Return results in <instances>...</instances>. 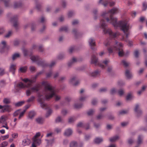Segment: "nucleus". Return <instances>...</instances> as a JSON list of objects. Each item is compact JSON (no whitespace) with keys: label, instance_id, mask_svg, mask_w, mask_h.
<instances>
[{"label":"nucleus","instance_id":"4","mask_svg":"<svg viewBox=\"0 0 147 147\" xmlns=\"http://www.w3.org/2000/svg\"><path fill=\"white\" fill-rule=\"evenodd\" d=\"M30 59L33 62H36L38 65L42 67L49 66L50 67H51L53 66L56 63L55 61H52L50 65H48L45 61L40 59L38 56H31Z\"/></svg>","mask_w":147,"mask_h":147},{"label":"nucleus","instance_id":"22","mask_svg":"<svg viewBox=\"0 0 147 147\" xmlns=\"http://www.w3.org/2000/svg\"><path fill=\"white\" fill-rule=\"evenodd\" d=\"M35 112L34 111L30 112L28 114V117L30 119H32L35 115Z\"/></svg>","mask_w":147,"mask_h":147},{"label":"nucleus","instance_id":"36","mask_svg":"<svg viewBox=\"0 0 147 147\" xmlns=\"http://www.w3.org/2000/svg\"><path fill=\"white\" fill-rule=\"evenodd\" d=\"M77 143L75 142H72L70 144V147H77Z\"/></svg>","mask_w":147,"mask_h":147},{"label":"nucleus","instance_id":"55","mask_svg":"<svg viewBox=\"0 0 147 147\" xmlns=\"http://www.w3.org/2000/svg\"><path fill=\"white\" fill-rule=\"evenodd\" d=\"M64 55L63 54H61L59 55L58 57V59H61L63 58L64 57Z\"/></svg>","mask_w":147,"mask_h":147},{"label":"nucleus","instance_id":"3","mask_svg":"<svg viewBox=\"0 0 147 147\" xmlns=\"http://www.w3.org/2000/svg\"><path fill=\"white\" fill-rule=\"evenodd\" d=\"M104 44L106 46L108 47L107 49L109 54L118 52L119 56L122 57L124 55V53L122 49L123 45L121 43L116 41L114 46H113L108 39L105 42Z\"/></svg>","mask_w":147,"mask_h":147},{"label":"nucleus","instance_id":"39","mask_svg":"<svg viewBox=\"0 0 147 147\" xmlns=\"http://www.w3.org/2000/svg\"><path fill=\"white\" fill-rule=\"evenodd\" d=\"M76 118L74 117H71L69 118L68 122L69 123H72L74 122L76 120Z\"/></svg>","mask_w":147,"mask_h":147},{"label":"nucleus","instance_id":"34","mask_svg":"<svg viewBox=\"0 0 147 147\" xmlns=\"http://www.w3.org/2000/svg\"><path fill=\"white\" fill-rule=\"evenodd\" d=\"M21 5V3L20 2H15L14 4V6L15 8H16L20 7Z\"/></svg>","mask_w":147,"mask_h":147},{"label":"nucleus","instance_id":"5","mask_svg":"<svg viewBox=\"0 0 147 147\" xmlns=\"http://www.w3.org/2000/svg\"><path fill=\"white\" fill-rule=\"evenodd\" d=\"M32 83L30 82L27 85L25 84L26 88H28L26 91V94L27 96H30L32 92H38L40 90V86L39 84L30 87Z\"/></svg>","mask_w":147,"mask_h":147},{"label":"nucleus","instance_id":"27","mask_svg":"<svg viewBox=\"0 0 147 147\" xmlns=\"http://www.w3.org/2000/svg\"><path fill=\"white\" fill-rule=\"evenodd\" d=\"M38 77L37 75H35V76L32 77L31 78L30 80V82L31 83H34L36 82V79Z\"/></svg>","mask_w":147,"mask_h":147},{"label":"nucleus","instance_id":"15","mask_svg":"<svg viewBox=\"0 0 147 147\" xmlns=\"http://www.w3.org/2000/svg\"><path fill=\"white\" fill-rule=\"evenodd\" d=\"M40 136V132H38L36 133L35 135L34 136V138H33V142L36 141V142H38V140L40 141V144L41 143V140L40 139L38 138V137Z\"/></svg>","mask_w":147,"mask_h":147},{"label":"nucleus","instance_id":"31","mask_svg":"<svg viewBox=\"0 0 147 147\" xmlns=\"http://www.w3.org/2000/svg\"><path fill=\"white\" fill-rule=\"evenodd\" d=\"M102 141V139L101 138H97L94 140V142L96 144H99Z\"/></svg>","mask_w":147,"mask_h":147},{"label":"nucleus","instance_id":"12","mask_svg":"<svg viewBox=\"0 0 147 147\" xmlns=\"http://www.w3.org/2000/svg\"><path fill=\"white\" fill-rule=\"evenodd\" d=\"M7 117L6 116H2L0 118V123L4 124L6 123V120H7Z\"/></svg>","mask_w":147,"mask_h":147},{"label":"nucleus","instance_id":"16","mask_svg":"<svg viewBox=\"0 0 147 147\" xmlns=\"http://www.w3.org/2000/svg\"><path fill=\"white\" fill-rule=\"evenodd\" d=\"M26 86L25 84L21 82L18 83L16 85L17 87L20 89L25 88Z\"/></svg>","mask_w":147,"mask_h":147},{"label":"nucleus","instance_id":"43","mask_svg":"<svg viewBox=\"0 0 147 147\" xmlns=\"http://www.w3.org/2000/svg\"><path fill=\"white\" fill-rule=\"evenodd\" d=\"M86 98V97L84 96H81L79 100L81 101H83L85 100Z\"/></svg>","mask_w":147,"mask_h":147},{"label":"nucleus","instance_id":"10","mask_svg":"<svg viewBox=\"0 0 147 147\" xmlns=\"http://www.w3.org/2000/svg\"><path fill=\"white\" fill-rule=\"evenodd\" d=\"M11 21L13 23V26L16 28L17 29L18 26V17L17 16H14L12 18Z\"/></svg>","mask_w":147,"mask_h":147},{"label":"nucleus","instance_id":"11","mask_svg":"<svg viewBox=\"0 0 147 147\" xmlns=\"http://www.w3.org/2000/svg\"><path fill=\"white\" fill-rule=\"evenodd\" d=\"M89 43L91 47V49L92 50H94L95 49L94 47L95 46L94 40L92 38H90L89 40Z\"/></svg>","mask_w":147,"mask_h":147},{"label":"nucleus","instance_id":"13","mask_svg":"<svg viewBox=\"0 0 147 147\" xmlns=\"http://www.w3.org/2000/svg\"><path fill=\"white\" fill-rule=\"evenodd\" d=\"M100 75V71L98 70H96L94 72L90 73L89 74V75L90 76L93 77H96L99 76Z\"/></svg>","mask_w":147,"mask_h":147},{"label":"nucleus","instance_id":"32","mask_svg":"<svg viewBox=\"0 0 147 147\" xmlns=\"http://www.w3.org/2000/svg\"><path fill=\"white\" fill-rule=\"evenodd\" d=\"M1 43L3 45V47L2 49L1 50L0 52L1 53H3L4 52V51L3 50V49H5L6 47V42L4 41H3L1 42Z\"/></svg>","mask_w":147,"mask_h":147},{"label":"nucleus","instance_id":"30","mask_svg":"<svg viewBox=\"0 0 147 147\" xmlns=\"http://www.w3.org/2000/svg\"><path fill=\"white\" fill-rule=\"evenodd\" d=\"M27 69V66L21 67L19 69V71L22 73H25Z\"/></svg>","mask_w":147,"mask_h":147},{"label":"nucleus","instance_id":"33","mask_svg":"<svg viewBox=\"0 0 147 147\" xmlns=\"http://www.w3.org/2000/svg\"><path fill=\"white\" fill-rule=\"evenodd\" d=\"M119 138V137L117 136H115L113 137L110 139V140L111 142H114L115 141Z\"/></svg>","mask_w":147,"mask_h":147},{"label":"nucleus","instance_id":"60","mask_svg":"<svg viewBox=\"0 0 147 147\" xmlns=\"http://www.w3.org/2000/svg\"><path fill=\"white\" fill-rule=\"evenodd\" d=\"M52 71H50L48 73H47L46 74L47 77V78H49V77H50L52 75Z\"/></svg>","mask_w":147,"mask_h":147},{"label":"nucleus","instance_id":"19","mask_svg":"<svg viewBox=\"0 0 147 147\" xmlns=\"http://www.w3.org/2000/svg\"><path fill=\"white\" fill-rule=\"evenodd\" d=\"M16 65L14 64H11L10 67V71L13 74H14L16 70Z\"/></svg>","mask_w":147,"mask_h":147},{"label":"nucleus","instance_id":"37","mask_svg":"<svg viewBox=\"0 0 147 147\" xmlns=\"http://www.w3.org/2000/svg\"><path fill=\"white\" fill-rule=\"evenodd\" d=\"M35 98V96H32L27 100V102H32L34 100Z\"/></svg>","mask_w":147,"mask_h":147},{"label":"nucleus","instance_id":"64","mask_svg":"<svg viewBox=\"0 0 147 147\" xmlns=\"http://www.w3.org/2000/svg\"><path fill=\"white\" fill-rule=\"evenodd\" d=\"M67 111L65 109L62 110L61 111L62 114L64 115H65L67 113Z\"/></svg>","mask_w":147,"mask_h":147},{"label":"nucleus","instance_id":"54","mask_svg":"<svg viewBox=\"0 0 147 147\" xmlns=\"http://www.w3.org/2000/svg\"><path fill=\"white\" fill-rule=\"evenodd\" d=\"M75 47H72L70 48L69 49V52L70 53H72L74 50Z\"/></svg>","mask_w":147,"mask_h":147},{"label":"nucleus","instance_id":"46","mask_svg":"<svg viewBox=\"0 0 147 147\" xmlns=\"http://www.w3.org/2000/svg\"><path fill=\"white\" fill-rule=\"evenodd\" d=\"M82 106V104H75L74 105V107L76 109H79Z\"/></svg>","mask_w":147,"mask_h":147},{"label":"nucleus","instance_id":"26","mask_svg":"<svg viewBox=\"0 0 147 147\" xmlns=\"http://www.w3.org/2000/svg\"><path fill=\"white\" fill-rule=\"evenodd\" d=\"M36 121L37 123L40 124L42 123L44 121L43 118L41 117H38L36 119Z\"/></svg>","mask_w":147,"mask_h":147},{"label":"nucleus","instance_id":"29","mask_svg":"<svg viewBox=\"0 0 147 147\" xmlns=\"http://www.w3.org/2000/svg\"><path fill=\"white\" fill-rule=\"evenodd\" d=\"M10 99L9 98H5L4 99L3 102L5 104H9L10 103Z\"/></svg>","mask_w":147,"mask_h":147},{"label":"nucleus","instance_id":"57","mask_svg":"<svg viewBox=\"0 0 147 147\" xmlns=\"http://www.w3.org/2000/svg\"><path fill=\"white\" fill-rule=\"evenodd\" d=\"M62 119L61 117H58L56 119V122H61V121Z\"/></svg>","mask_w":147,"mask_h":147},{"label":"nucleus","instance_id":"58","mask_svg":"<svg viewBox=\"0 0 147 147\" xmlns=\"http://www.w3.org/2000/svg\"><path fill=\"white\" fill-rule=\"evenodd\" d=\"M4 74V69L3 68H0V75H3Z\"/></svg>","mask_w":147,"mask_h":147},{"label":"nucleus","instance_id":"42","mask_svg":"<svg viewBox=\"0 0 147 147\" xmlns=\"http://www.w3.org/2000/svg\"><path fill=\"white\" fill-rule=\"evenodd\" d=\"M8 142H3L0 145V147H5L7 146Z\"/></svg>","mask_w":147,"mask_h":147},{"label":"nucleus","instance_id":"53","mask_svg":"<svg viewBox=\"0 0 147 147\" xmlns=\"http://www.w3.org/2000/svg\"><path fill=\"white\" fill-rule=\"evenodd\" d=\"M128 112L127 110H122L119 112V114H123L126 113Z\"/></svg>","mask_w":147,"mask_h":147},{"label":"nucleus","instance_id":"7","mask_svg":"<svg viewBox=\"0 0 147 147\" xmlns=\"http://www.w3.org/2000/svg\"><path fill=\"white\" fill-rule=\"evenodd\" d=\"M0 112L3 113L5 112H10L12 110L11 107L9 105H5L3 106L0 105Z\"/></svg>","mask_w":147,"mask_h":147},{"label":"nucleus","instance_id":"51","mask_svg":"<svg viewBox=\"0 0 147 147\" xmlns=\"http://www.w3.org/2000/svg\"><path fill=\"white\" fill-rule=\"evenodd\" d=\"M132 96L130 94H128L126 97V99L127 100H129L131 98Z\"/></svg>","mask_w":147,"mask_h":147},{"label":"nucleus","instance_id":"38","mask_svg":"<svg viewBox=\"0 0 147 147\" xmlns=\"http://www.w3.org/2000/svg\"><path fill=\"white\" fill-rule=\"evenodd\" d=\"M121 63L125 67H127L129 65V63L124 60H123L121 61Z\"/></svg>","mask_w":147,"mask_h":147},{"label":"nucleus","instance_id":"41","mask_svg":"<svg viewBox=\"0 0 147 147\" xmlns=\"http://www.w3.org/2000/svg\"><path fill=\"white\" fill-rule=\"evenodd\" d=\"M20 55L18 53H15L12 56V59L13 60L15 59L16 58L19 57Z\"/></svg>","mask_w":147,"mask_h":147},{"label":"nucleus","instance_id":"24","mask_svg":"<svg viewBox=\"0 0 147 147\" xmlns=\"http://www.w3.org/2000/svg\"><path fill=\"white\" fill-rule=\"evenodd\" d=\"M25 102L24 101L19 102L15 103V105L16 107H19L22 105Z\"/></svg>","mask_w":147,"mask_h":147},{"label":"nucleus","instance_id":"52","mask_svg":"<svg viewBox=\"0 0 147 147\" xmlns=\"http://www.w3.org/2000/svg\"><path fill=\"white\" fill-rule=\"evenodd\" d=\"M18 134L17 133H14L12 134V136L13 138H16L18 137Z\"/></svg>","mask_w":147,"mask_h":147},{"label":"nucleus","instance_id":"23","mask_svg":"<svg viewBox=\"0 0 147 147\" xmlns=\"http://www.w3.org/2000/svg\"><path fill=\"white\" fill-rule=\"evenodd\" d=\"M40 141L38 140V142H36V141L33 142H32L31 146L30 147H36L38 145H39L40 144Z\"/></svg>","mask_w":147,"mask_h":147},{"label":"nucleus","instance_id":"20","mask_svg":"<svg viewBox=\"0 0 147 147\" xmlns=\"http://www.w3.org/2000/svg\"><path fill=\"white\" fill-rule=\"evenodd\" d=\"M72 133V130L71 129H66L64 133V134L65 135L68 136L71 135Z\"/></svg>","mask_w":147,"mask_h":147},{"label":"nucleus","instance_id":"62","mask_svg":"<svg viewBox=\"0 0 147 147\" xmlns=\"http://www.w3.org/2000/svg\"><path fill=\"white\" fill-rule=\"evenodd\" d=\"M97 103V100L95 99H93L92 100V104L93 105H95Z\"/></svg>","mask_w":147,"mask_h":147},{"label":"nucleus","instance_id":"40","mask_svg":"<svg viewBox=\"0 0 147 147\" xmlns=\"http://www.w3.org/2000/svg\"><path fill=\"white\" fill-rule=\"evenodd\" d=\"M68 30V28L66 26H64L61 27L59 29V31H65V32H67Z\"/></svg>","mask_w":147,"mask_h":147},{"label":"nucleus","instance_id":"45","mask_svg":"<svg viewBox=\"0 0 147 147\" xmlns=\"http://www.w3.org/2000/svg\"><path fill=\"white\" fill-rule=\"evenodd\" d=\"M143 10H145L147 8V3L144 2L143 3Z\"/></svg>","mask_w":147,"mask_h":147},{"label":"nucleus","instance_id":"35","mask_svg":"<svg viewBox=\"0 0 147 147\" xmlns=\"http://www.w3.org/2000/svg\"><path fill=\"white\" fill-rule=\"evenodd\" d=\"M142 137L141 136H139L138 138V140L137 141L138 144H140L142 143Z\"/></svg>","mask_w":147,"mask_h":147},{"label":"nucleus","instance_id":"48","mask_svg":"<svg viewBox=\"0 0 147 147\" xmlns=\"http://www.w3.org/2000/svg\"><path fill=\"white\" fill-rule=\"evenodd\" d=\"M30 69L31 72L34 71L36 70V68L34 66H31L30 67Z\"/></svg>","mask_w":147,"mask_h":147},{"label":"nucleus","instance_id":"8","mask_svg":"<svg viewBox=\"0 0 147 147\" xmlns=\"http://www.w3.org/2000/svg\"><path fill=\"white\" fill-rule=\"evenodd\" d=\"M25 113V110H23V111L21 112L20 110H18L14 113L13 115L14 117H16L19 115L18 119L20 120L23 117Z\"/></svg>","mask_w":147,"mask_h":147},{"label":"nucleus","instance_id":"14","mask_svg":"<svg viewBox=\"0 0 147 147\" xmlns=\"http://www.w3.org/2000/svg\"><path fill=\"white\" fill-rule=\"evenodd\" d=\"M78 127H85L86 129H88L89 128V125L88 124L84 125L82 122H80L78 123L77 125Z\"/></svg>","mask_w":147,"mask_h":147},{"label":"nucleus","instance_id":"50","mask_svg":"<svg viewBox=\"0 0 147 147\" xmlns=\"http://www.w3.org/2000/svg\"><path fill=\"white\" fill-rule=\"evenodd\" d=\"M74 12L72 11H69L68 14V17H71L74 14Z\"/></svg>","mask_w":147,"mask_h":147},{"label":"nucleus","instance_id":"17","mask_svg":"<svg viewBox=\"0 0 147 147\" xmlns=\"http://www.w3.org/2000/svg\"><path fill=\"white\" fill-rule=\"evenodd\" d=\"M30 143V140L28 139H25L22 141V144L24 146L28 145Z\"/></svg>","mask_w":147,"mask_h":147},{"label":"nucleus","instance_id":"49","mask_svg":"<svg viewBox=\"0 0 147 147\" xmlns=\"http://www.w3.org/2000/svg\"><path fill=\"white\" fill-rule=\"evenodd\" d=\"M118 92L120 96H121L123 95L124 92L123 90L120 89L118 91Z\"/></svg>","mask_w":147,"mask_h":147},{"label":"nucleus","instance_id":"6","mask_svg":"<svg viewBox=\"0 0 147 147\" xmlns=\"http://www.w3.org/2000/svg\"><path fill=\"white\" fill-rule=\"evenodd\" d=\"M109 60H106L104 61L102 64L99 63L98 61L97 58L94 54L92 56L91 58V63L94 64L95 65H98L102 69H104L109 62Z\"/></svg>","mask_w":147,"mask_h":147},{"label":"nucleus","instance_id":"63","mask_svg":"<svg viewBox=\"0 0 147 147\" xmlns=\"http://www.w3.org/2000/svg\"><path fill=\"white\" fill-rule=\"evenodd\" d=\"M79 22L78 20H74L72 22V24L73 25H75L77 24Z\"/></svg>","mask_w":147,"mask_h":147},{"label":"nucleus","instance_id":"61","mask_svg":"<svg viewBox=\"0 0 147 147\" xmlns=\"http://www.w3.org/2000/svg\"><path fill=\"white\" fill-rule=\"evenodd\" d=\"M11 33L12 32L11 31H9L8 33L5 36V37L6 38H8L11 35Z\"/></svg>","mask_w":147,"mask_h":147},{"label":"nucleus","instance_id":"25","mask_svg":"<svg viewBox=\"0 0 147 147\" xmlns=\"http://www.w3.org/2000/svg\"><path fill=\"white\" fill-rule=\"evenodd\" d=\"M139 105L138 104H137L135 106L134 109V111L136 112L138 114H141V111L140 109H138Z\"/></svg>","mask_w":147,"mask_h":147},{"label":"nucleus","instance_id":"21","mask_svg":"<svg viewBox=\"0 0 147 147\" xmlns=\"http://www.w3.org/2000/svg\"><path fill=\"white\" fill-rule=\"evenodd\" d=\"M125 75L127 78L128 79L131 78L132 76V74L128 70H126L125 71Z\"/></svg>","mask_w":147,"mask_h":147},{"label":"nucleus","instance_id":"47","mask_svg":"<svg viewBox=\"0 0 147 147\" xmlns=\"http://www.w3.org/2000/svg\"><path fill=\"white\" fill-rule=\"evenodd\" d=\"M94 111L93 109H91L89 110L87 112V114L88 115H92L94 113Z\"/></svg>","mask_w":147,"mask_h":147},{"label":"nucleus","instance_id":"56","mask_svg":"<svg viewBox=\"0 0 147 147\" xmlns=\"http://www.w3.org/2000/svg\"><path fill=\"white\" fill-rule=\"evenodd\" d=\"M103 117V116L102 115V113H100L98 115L97 117V118L98 119H102Z\"/></svg>","mask_w":147,"mask_h":147},{"label":"nucleus","instance_id":"59","mask_svg":"<svg viewBox=\"0 0 147 147\" xmlns=\"http://www.w3.org/2000/svg\"><path fill=\"white\" fill-rule=\"evenodd\" d=\"M139 52L138 51L136 50L134 51V55L136 57H138V56Z\"/></svg>","mask_w":147,"mask_h":147},{"label":"nucleus","instance_id":"9","mask_svg":"<svg viewBox=\"0 0 147 147\" xmlns=\"http://www.w3.org/2000/svg\"><path fill=\"white\" fill-rule=\"evenodd\" d=\"M103 0H100L99 3H101L103 5L105 6H106L108 4H109L110 6H113L115 4V3L114 2H109L108 1H105L104 2H102V1Z\"/></svg>","mask_w":147,"mask_h":147},{"label":"nucleus","instance_id":"2","mask_svg":"<svg viewBox=\"0 0 147 147\" xmlns=\"http://www.w3.org/2000/svg\"><path fill=\"white\" fill-rule=\"evenodd\" d=\"M42 85L44 86L45 96L39 93L38 96V101L40 103L42 108L46 109L48 108V106L44 102L45 100H49L54 96L55 100L58 101L60 99L61 97L57 95L55 88L52 86L48 82L43 81Z\"/></svg>","mask_w":147,"mask_h":147},{"label":"nucleus","instance_id":"18","mask_svg":"<svg viewBox=\"0 0 147 147\" xmlns=\"http://www.w3.org/2000/svg\"><path fill=\"white\" fill-rule=\"evenodd\" d=\"M76 79V77H74L70 80V82L73 84L74 86H77L79 83V82L78 81H76L75 83H74V82L75 81Z\"/></svg>","mask_w":147,"mask_h":147},{"label":"nucleus","instance_id":"28","mask_svg":"<svg viewBox=\"0 0 147 147\" xmlns=\"http://www.w3.org/2000/svg\"><path fill=\"white\" fill-rule=\"evenodd\" d=\"M77 61L76 59L74 57L72 59L71 61L68 63V65L69 66H71L74 63L76 62Z\"/></svg>","mask_w":147,"mask_h":147},{"label":"nucleus","instance_id":"1","mask_svg":"<svg viewBox=\"0 0 147 147\" xmlns=\"http://www.w3.org/2000/svg\"><path fill=\"white\" fill-rule=\"evenodd\" d=\"M117 12L118 9L117 8H113L107 12H104L102 15L103 19H101L100 21V27L103 29V32L104 34H109L110 38H111L117 37L120 35V34L118 32H113L109 28H106L107 25L104 19H105L108 23L111 24L115 28H120L124 34V35L123 36L122 39L128 43V46H131L132 45L133 42L127 39L129 34V25L127 22L125 20L117 22V19L113 17V15L117 13Z\"/></svg>","mask_w":147,"mask_h":147},{"label":"nucleus","instance_id":"44","mask_svg":"<svg viewBox=\"0 0 147 147\" xmlns=\"http://www.w3.org/2000/svg\"><path fill=\"white\" fill-rule=\"evenodd\" d=\"M52 112V111L51 109H49L47 112L46 115V116L47 117L49 116L51 114Z\"/></svg>","mask_w":147,"mask_h":147}]
</instances>
